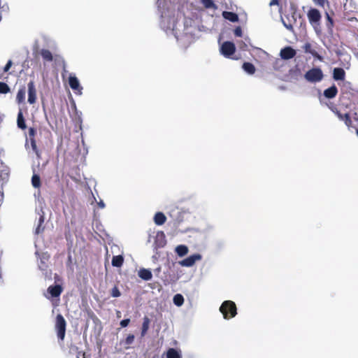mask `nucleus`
I'll return each instance as SVG.
<instances>
[{
    "label": "nucleus",
    "instance_id": "obj_32",
    "mask_svg": "<svg viewBox=\"0 0 358 358\" xmlns=\"http://www.w3.org/2000/svg\"><path fill=\"white\" fill-rule=\"evenodd\" d=\"M10 91L8 85L3 82H0V94H6Z\"/></svg>",
    "mask_w": 358,
    "mask_h": 358
},
{
    "label": "nucleus",
    "instance_id": "obj_27",
    "mask_svg": "<svg viewBox=\"0 0 358 358\" xmlns=\"http://www.w3.org/2000/svg\"><path fill=\"white\" fill-rule=\"evenodd\" d=\"M25 94L26 91L24 87H22L18 90L16 96V101L18 103H21L24 101Z\"/></svg>",
    "mask_w": 358,
    "mask_h": 358
},
{
    "label": "nucleus",
    "instance_id": "obj_48",
    "mask_svg": "<svg viewBox=\"0 0 358 358\" xmlns=\"http://www.w3.org/2000/svg\"><path fill=\"white\" fill-rule=\"evenodd\" d=\"M153 358H155V357H153Z\"/></svg>",
    "mask_w": 358,
    "mask_h": 358
},
{
    "label": "nucleus",
    "instance_id": "obj_29",
    "mask_svg": "<svg viewBox=\"0 0 358 358\" xmlns=\"http://www.w3.org/2000/svg\"><path fill=\"white\" fill-rule=\"evenodd\" d=\"M31 184L34 187L39 188L41 185L40 176L37 174H34L31 178Z\"/></svg>",
    "mask_w": 358,
    "mask_h": 358
},
{
    "label": "nucleus",
    "instance_id": "obj_30",
    "mask_svg": "<svg viewBox=\"0 0 358 358\" xmlns=\"http://www.w3.org/2000/svg\"><path fill=\"white\" fill-rule=\"evenodd\" d=\"M183 302H184V298L181 294H178L173 296V303L175 305H176L178 306H180L182 305Z\"/></svg>",
    "mask_w": 358,
    "mask_h": 358
},
{
    "label": "nucleus",
    "instance_id": "obj_15",
    "mask_svg": "<svg viewBox=\"0 0 358 358\" xmlns=\"http://www.w3.org/2000/svg\"><path fill=\"white\" fill-rule=\"evenodd\" d=\"M62 287L59 285H51L48 288V293L52 297H58L62 292Z\"/></svg>",
    "mask_w": 358,
    "mask_h": 358
},
{
    "label": "nucleus",
    "instance_id": "obj_6",
    "mask_svg": "<svg viewBox=\"0 0 358 358\" xmlns=\"http://www.w3.org/2000/svg\"><path fill=\"white\" fill-rule=\"evenodd\" d=\"M236 51V47L234 43L225 41L220 48V52L225 57H230Z\"/></svg>",
    "mask_w": 358,
    "mask_h": 358
},
{
    "label": "nucleus",
    "instance_id": "obj_11",
    "mask_svg": "<svg viewBox=\"0 0 358 358\" xmlns=\"http://www.w3.org/2000/svg\"><path fill=\"white\" fill-rule=\"evenodd\" d=\"M345 71L343 68L336 67L333 70L332 77L336 81H343L345 79Z\"/></svg>",
    "mask_w": 358,
    "mask_h": 358
},
{
    "label": "nucleus",
    "instance_id": "obj_46",
    "mask_svg": "<svg viewBox=\"0 0 358 358\" xmlns=\"http://www.w3.org/2000/svg\"><path fill=\"white\" fill-rule=\"evenodd\" d=\"M357 134H358V129H357Z\"/></svg>",
    "mask_w": 358,
    "mask_h": 358
},
{
    "label": "nucleus",
    "instance_id": "obj_9",
    "mask_svg": "<svg viewBox=\"0 0 358 358\" xmlns=\"http://www.w3.org/2000/svg\"><path fill=\"white\" fill-rule=\"evenodd\" d=\"M296 52L290 46L285 47L280 50V55L283 59H290L295 57Z\"/></svg>",
    "mask_w": 358,
    "mask_h": 358
},
{
    "label": "nucleus",
    "instance_id": "obj_13",
    "mask_svg": "<svg viewBox=\"0 0 358 358\" xmlns=\"http://www.w3.org/2000/svg\"><path fill=\"white\" fill-rule=\"evenodd\" d=\"M292 18L293 20V23L289 22V23H286L285 21H282L283 22V24L284 26L286 27L287 29L291 31H294V27H293V24H296V19L297 18H302V16L301 15L298 13L296 10L292 12Z\"/></svg>",
    "mask_w": 358,
    "mask_h": 358
},
{
    "label": "nucleus",
    "instance_id": "obj_17",
    "mask_svg": "<svg viewBox=\"0 0 358 358\" xmlns=\"http://www.w3.org/2000/svg\"><path fill=\"white\" fill-rule=\"evenodd\" d=\"M69 84L73 90H82V87L80 86L79 80L76 76H69Z\"/></svg>",
    "mask_w": 358,
    "mask_h": 358
},
{
    "label": "nucleus",
    "instance_id": "obj_35",
    "mask_svg": "<svg viewBox=\"0 0 358 358\" xmlns=\"http://www.w3.org/2000/svg\"><path fill=\"white\" fill-rule=\"evenodd\" d=\"M134 341V336L133 334H129L127 336L124 341L125 345H131Z\"/></svg>",
    "mask_w": 358,
    "mask_h": 358
},
{
    "label": "nucleus",
    "instance_id": "obj_23",
    "mask_svg": "<svg viewBox=\"0 0 358 358\" xmlns=\"http://www.w3.org/2000/svg\"><path fill=\"white\" fill-rule=\"evenodd\" d=\"M112 265L115 267H121L124 263V257L122 255L113 256L112 259Z\"/></svg>",
    "mask_w": 358,
    "mask_h": 358
},
{
    "label": "nucleus",
    "instance_id": "obj_40",
    "mask_svg": "<svg viewBox=\"0 0 358 358\" xmlns=\"http://www.w3.org/2000/svg\"><path fill=\"white\" fill-rule=\"evenodd\" d=\"M12 66V61L9 60L3 68V71L7 72Z\"/></svg>",
    "mask_w": 358,
    "mask_h": 358
},
{
    "label": "nucleus",
    "instance_id": "obj_20",
    "mask_svg": "<svg viewBox=\"0 0 358 358\" xmlns=\"http://www.w3.org/2000/svg\"><path fill=\"white\" fill-rule=\"evenodd\" d=\"M138 276L144 280H150L152 279V275L150 270L141 268L138 271Z\"/></svg>",
    "mask_w": 358,
    "mask_h": 358
},
{
    "label": "nucleus",
    "instance_id": "obj_8",
    "mask_svg": "<svg viewBox=\"0 0 358 358\" xmlns=\"http://www.w3.org/2000/svg\"><path fill=\"white\" fill-rule=\"evenodd\" d=\"M201 259V255L199 254H194L192 255L189 256L188 257L182 259L179 262V264L182 266L189 267L193 266L196 261L200 260Z\"/></svg>",
    "mask_w": 358,
    "mask_h": 358
},
{
    "label": "nucleus",
    "instance_id": "obj_2",
    "mask_svg": "<svg viewBox=\"0 0 358 358\" xmlns=\"http://www.w3.org/2000/svg\"><path fill=\"white\" fill-rule=\"evenodd\" d=\"M304 78L307 81L315 83L320 82L323 79L324 74L320 68L315 67L306 71Z\"/></svg>",
    "mask_w": 358,
    "mask_h": 358
},
{
    "label": "nucleus",
    "instance_id": "obj_19",
    "mask_svg": "<svg viewBox=\"0 0 358 358\" xmlns=\"http://www.w3.org/2000/svg\"><path fill=\"white\" fill-rule=\"evenodd\" d=\"M17 125L18 128L24 130L27 128V125L25 123V120L23 116V113L22 110H20L17 113Z\"/></svg>",
    "mask_w": 358,
    "mask_h": 358
},
{
    "label": "nucleus",
    "instance_id": "obj_10",
    "mask_svg": "<svg viewBox=\"0 0 358 358\" xmlns=\"http://www.w3.org/2000/svg\"><path fill=\"white\" fill-rule=\"evenodd\" d=\"M338 90L337 87L334 84L329 88L324 90L323 96L328 99L335 98L338 94Z\"/></svg>",
    "mask_w": 358,
    "mask_h": 358
},
{
    "label": "nucleus",
    "instance_id": "obj_39",
    "mask_svg": "<svg viewBox=\"0 0 358 358\" xmlns=\"http://www.w3.org/2000/svg\"><path fill=\"white\" fill-rule=\"evenodd\" d=\"M327 106H328V108L335 113V111H337L338 109L336 107V106L332 103H327Z\"/></svg>",
    "mask_w": 358,
    "mask_h": 358
},
{
    "label": "nucleus",
    "instance_id": "obj_16",
    "mask_svg": "<svg viewBox=\"0 0 358 358\" xmlns=\"http://www.w3.org/2000/svg\"><path fill=\"white\" fill-rule=\"evenodd\" d=\"M335 114L339 118L340 120L343 121L348 127H350L352 124V120L350 115L348 113H341L338 110L335 111Z\"/></svg>",
    "mask_w": 358,
    "mask_h": 358
},
{
    "label": "nucleus",
    "instance_id": "obj_44",
    "mask_svg": "<svg viewBox=\"0 0 358 358\" xmlns=\"http://www.w3.org/2000/svg\"><path fill=\"white\" fill-rule=\"evenodd\" d=\"M117 317H121L120 311H117Z\"/></svg>",
    "mask_w": 358,
    "mask_h": 358
},
{
    "label": "nucleus",
    "instance_id": "obj_28",
    "mask_svg": "<svg viewBox=\"0 0 358 358\" xmlns=\"http://www.w3.org/2000/svg\"><path fill=\"white\" fill-rule=\"evenodd\" d=\"M176 252L180 257L186 255L188 252V248L185 245H180L176 247Z\"/></svg>",
    "mask_w": 358,
    "mask_h": 358
},
{
    "label": "nucleus",
    "instance_id": "obj_14",
    "mask_svg": "<svg viewBox=\"0 0 358 358\" xmlns=\"http://www.w3.org/2000/svg\"><path fill=\"white\" fill-rule=\"evenodd\" d=\"M166 243L164 233L163 231H158L155 237V244L157 248H162Z\"/></svg>",
    "mask_w": 358,
    "mask_h": 358
},
{
    "label": "nucleus",
    "instance_id": "obj_38",
    "mask_svg": "<svg viewBox=\"0 0 358 358\" xmlns=\"http://www.w3.org/2000/svg\"><path fill=\"white\" fill-rule=\"evenodd\" d=\"M130 322V320L129 319H124V320H122L121 322H120V326L122 327H126L129 325Z\"/></svg>",
    "mask_w": 358,
    "mask_h": 358
},
{
    "label": "nucleus",
    "instance_id": "obj_3",
    "mask_svg": "<svg viewBox=\"0 0 358 358\" xmlns=\"http://www.w3.org/2000/svg\"><path fill=\"white\" fill-rule=\"evenodd\" d=\"M66 327V322L64 317L61 314H58L56 317L55 329L57 331V336L61 341L64 339Z\"/></svg>",
    "mask_w": 358,
    "mask_h": 358
},
{
    "label": "nucleus",
    "instance_id": "obj_7",
    "mask_svg": "<svg viewBox=\"0 0 358 358\" xmlns=\"http://www.w3.org/2000/svg\"><path fill=\"white\" fill-rule=\"evenodd\" d=\"M28 88V102L30 104H34L36 101V89L34 82L31 80L27 84Z\"/></svg>",
    "mask_w": 358,
    "mask_h": 358
},
{
    "label": "nucleus",
    "instance_id": "obj_42",
    "mask_svg": "<svg viewBox=\"0 0 358 358\" xmlns=\"http://www.w3.org/2000/svg\"><path fill=\"white\" fill-rule=\"evenodd\" d=\"M326 17L328 22H329L331 26L333 25V19L330 17L329 14L328 13H326Z\"/></svg>",
    "mask_w": 358,
    "mask_h": 358
},
{
    "label": "nucleus",
    "instance_id": "obj_12",
    "mask_svg": "<svg viewBox=\"0 0 358 358\" xmlns=\"http://www.w3.org/2000/svg\"><path fill=\"white\" fill-rule=\"evenodd\" d=\"M303 50L306 53L311 54L315 58L320 61L323 60V57L319 55L315 50L313 49L312 45L310 43H306L303 46Z\"/></svg>",
    "mask_w": 358,
    "mask_h": 358
},
{
    "label": "nucleus",
    "instance_id": "obj_41",
    "mask_svg": "<svg viewBox=\"0 0 358 358\" xmlns=\"http://www.w3.org/2000/svg\"><path fill=\"white\" fill-rule=\"evenodd\" d=\"M280 0H271L269 3L270 6H280Z\"/></svg>",
    "mask_w": 358,
    "mask_h": 358
},
{
    "label": "nucleus",
    "instance_id": "obj_26",
    "mask_svg": "<svg viewBox=\"0 0 358 358\" xmlns=\"http://www.w3.org/2000/svg\"><path fill=\"white\" fill-rule=\"evenodd\" d=\"M243 70L249 74H254L255 72V66L250 62H244L243 64Z\"/></svg>",
    "mask_w": 358,
    "mask_h": 358
},
{
    "label": "nucleus",
    "instance_id": "obj_47",
    "mask_svg": "<svg viewBox=\"0 0 358 358\" xmlns=\"http://www.w3.org/2000/svg\"><path fill=\"white\" fill-rule=\"evenodd\" d=\"M77 358H79V357L78 356V357H77Z\"/></svg>",
    "mask_w": 358,
    "mask_h": 358
},
{
    "label": "nucleus",
    "instance_id": "obj_36",
    "mask_svg": "<svg viewBox=\"0 0 358 358\" xmlns=\"http://www.w3.org/2000/svg\"><path fill=\"white\" fill-rule=\"evenodd\" d=\"M206 8H209L215 6L213 0H202Z\"/></svg>",
    "mask_w": 358,
    "mask_h": 358
},
{
    "label": "nucleus",
    "instance_id": "obj_25",
    "mask_svg": "<svg viewBox=\"0 0 358 358\" xmlns=\"http://www.w3.org/2000/svg\"><path fill=\"white\" fill-rule=\"evenodd\" d=\"M166 358H182V356L175 348H169L166 351Z\"/></svg>",
    "mask_w": 358,
    "mask_h": 358
},
{
    "label": "nucleus",
    "instance_id": "obj_1",
    "mask_svg": "<svg viewBox=\"0 0 358 358\" xmlns=\"http://www.w3.org/2000/svg\"><path fill=\"white\" fill-rule=\"evenodd\" d=\"M220 311L226 320L234 317L237 314L236 303L230 300L224 301L220 307Z\"/></svg>",
    "mask_w": 358,
    "mask_h": 358
},
{
    "label": "nucleus",
    "instance_id": "obj_22",
    "mask_svg": "<svg viewBox=\"0 0 358 358\" xmlns=\"http://www.w3.org/2000/svg\"><path fill=\"white\" fill-rule=\"evenodd\" d=\"M150 323V319L147 316H145L143 317V321L142 327H141V337L145 336V334H147V332L149 329Z\"/></svg>",
    "mask_w": 358,
    "mask_h": 358
},
{
    "label": "nucleus",
    "instance_id": "obj_34",
    "mask_svg": "<svg viewBox=\"0 0 358 358\" xmlns=\"http://www.w3.org/2000/svg\"><path fill=\"white\" fill-rule=\"evenodd\" d=\"M110 294L113 297H119L121 296V292L117 286H115L111 289Z\"/></svg>",
    "mask_w": 358,
    "mask_h": 358
},
{
    "label": "nucleus",
    "instance_id": "obj_31",
    "mask_svg": "<svg viewBox=\"0 0 358 358\" xmlns=\"http://www.w3.org/2000/svg\"><path fill=\"white\" fill-rule=\"evenodd\" d=\"M43 222H44V217H43V216H41L38 220V224L37 227L36 228V231H35V233L36 234H38L43 231L44 227H42Z\"/></svg>",
    "mask_w": 358,
    "mask_h": 358
},
{
    "label": "nucleus",
    "instance_id": "obj_4",
    "mask_svg": "<svg viewBox=\"0 0 358 358\" xmlns=\"http://www.w3.org/2000/svg\"><path fill=\"white\" fill-rule=\"evenodd\" d=\"M307 17L310 24L315 28L320 25L322 18L320 12L316 8H310L307 13Z\"/></svg>",
    "mask_w": 358,
    "mask_h": 358
},
{
    "label": "nucleus",
    "instance_id": "obj_5",
    "mask_svg": "<svg viewBox=\"0 0 358 358\" xmlns=\"http://www.w3.org/2000/svg\"><path fill=\"white\" fill-rule=\"evenodd\" d=\"M28 134H29V141L30 142V145H31L33 152L35 153V155H36V157L38 159H41V152L38 150V148L36 145V138H35L36 135V129L34 127H29V131H28Z\"/></svg>",
    "mask_w": 358,
    "mask_h": 358
},
{
    "label": "nucleus",
    "instance_id": "obj_43",
    "mask_svg": "<svg viewBox=\"0 0 358 358\" xmlns=\"http://www.w3.org/2000/svg\"><path fill=\"white\" fill-rule=\"evenodd\" d=\"M99 206L101 208H104L105 207V204L103 201H100L99 203H98Z\"/></svg>",
    "mask_w": 358,
    "mask_h": 358
},
{
    "label": "nucleus",
    "instance_id": "obj_45",
    "mask_svg": "<svg viewBox=\"0 0 358 358\" xmlns=\"http://www.w3.org/2000/svg\"><path fill=\"white\" fill-rule=\"evenodd\" d=\"M160 270H161L160 268H158L157 269H156V271H157L158 272H159Z\"/></svg>",
    "mask_w": 358,
    "mask_h": 358
},
{
    "label": "nucleus",
    "instance_id": "obj_24",
    "mask_svg": "<svg viewBox=\"0 0 358 358\" xmlns=\"http://www.w3.org/2000/svg\"><path fill=\"white\" fill-rule=\"evenodd\" d=\"M40 53L43 60L46 62H52L53 60L52 54L49 50L42 49Z\"/></svg>",
    "mask_w": 358,
    "mask_h": 358
},
{
    "label": "nucleus",
    "instance_id": "obj_37",
    "mask_svg": "<svg viewBox=\"0 0 358 358\" xmlns=\"http://www.w3.org/2000/svg\"><path fill=\"white\" fill-rule=\"evenodd\" d=\"M234 35L237 37H241L243 35L242 29L240 26L236 27L234 31Z\"/></svg>",
    "mask_w": 358,
    "mask_h": 358
},
{
    "label": "nucleus",
    "instance_id": "obj_33",
    "mask_svg": "<svg viewBox=\"0 0 358 358\" xmlns=\"http://www.w3.org/2000/svg\"><path fill=\"white\" fill-rule=\"evenodd\" d=\"M313 1L315 3V4L324 8L325 5L329 6V2L328 0H313Z\"/></svg>",
    "mask_w": 358,
    "mask_h": 358
},
{
    "label": "nucleus",
    "instance_id": "obj_18",
    "mask_svg": "<svg viewBox=\"0 0 358 358\" xmlns=\"http://www.w3.org/2000/svg\"><path fill=\"white\" fill-rule=\"evenodd\" d=\"M166 221V217L162 212H157L154 216V222L157 225H162Z\"/></svg>",
    "mask_w": 358,
    "mask_h": 358
},
{
    "label": "nucleus",
    "instance_id": "obj_21",
    "mask_svg": "<svg viewBox=\"0 0 358 358\" xmlns=\"http://www.w3.org/2000/svg\"><path fill=\"white\" fill-rule=\"evenodd\" d=\"M222 16L226 20H229L232 22H236L238 20V16L236 13L229 11H224L222 13Z\"/></svg>",
    "mask_w": 358,
    "mask_h": 358
}]
</instances>
